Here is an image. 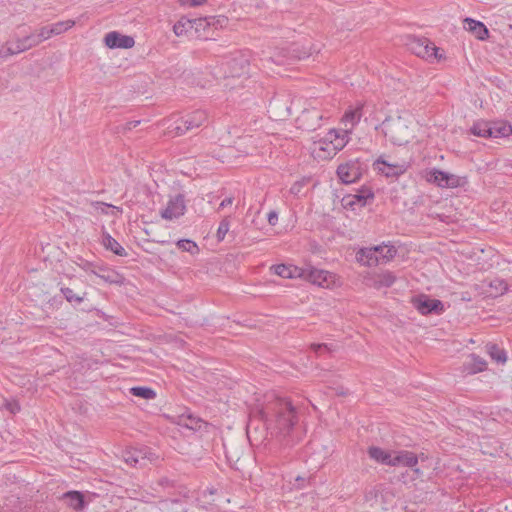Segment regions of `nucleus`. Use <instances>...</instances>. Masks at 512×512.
Returning a JSON list of instances; mask_svg holds the SVG:
<instances>
[{"label":"nucleus","mask_w":512,"mask_h":512,"mask_svg":"<svg viewBox=\"0 0 512 512\" xmlns=\"http://www.w3.org/2000/svg\"><path fill=\"white\" fill-rule=\"evenodd\" d=\"M486 350L490 355L491 359L494 360L496 363L504 364L507 361L506 352L497 344L488 343L486 345Z\"/></svg>","instance_id":"30"},{"label":"nucleus","mask_w":512,"mask_h":512,"mask_svg":"<svg viewBox=\"0 0 512 512\" xmlns=\"http://www.w3.org/2000/svg\"><path fill=\"white\" fill-rule=\"evenodd\" d=\"M160 512H183L178 500H164L160 502Z\"/></svg>","instance_id":"40"},{"label":"nucleus","mask_w":512,"mask_h":512,"mask_svg":"<svg viewBox=\"0 0 512 512\" xmlns=\"http://www.w3.org/2000/svg\"><path fill=\"white\" fill-rule=\"evenodd\" d=\"M102 244L106 249L111 250L118 256L127 255L125 249L120 245V243L107 233H104L102 236Z\"/></svg>","instance_id":"28"},{"label":"nucleus","mask_w":512,"mask_h":512,"mask_svg":"<svg viewBox=\"0 0 512 512\" xmlns=\"http://www.w3.org/2000/svg\"><path fill=\"white\" fill-rule=\"evenodd\" d=\"M144 232L146 233V235H147V236H151V233H150V231H149V230L144 229Z\"/></svg>","instance_id":"54"},{"label":"nucleus","mask_w":512,"mask_h":512,"mask_svg":"<svg viewBox=\"0 0 512 512\" xmlns=\"http://www.w3.org/2000/svg\"><path fill=\"white\" fill-rule=\"evenodd\" d=\"M418 464V457L415 453L408 450H399L392 452L390 466H403L414 468Z\"/></svg>","instance_id":"19"},{"label":"nucleus","mask_w":512,"mask_h":512,"mask_svg":"<svg viewBox=\"0 0 512 512\" xmlns=\"http://www.w3.org/2000/svg\"><path fill=\"white\" fill-rule=\"evenodd\" d=\"M490 287L495 290V296L503 295L508 290L507 282L499 278L491 280Z\"/></svg>","instance_id":"42"},{"label":"nucleus","mask_w":512,"mask_h":512,"mask_svg":"<svg viewBox=\"0 0 512 512\" xmlns=\"http://www.w3.org/2000/svg\"><path fill=\"white\" fill-rule=\"evenodd\" d=\"M175 488V481L169 479L168 477L159 478L153 489L160 493L161 491H167L168 494H171V490Z\"/></svg>","instance_id":"36"},{"label":"nucleus","mask_w":512,"mask_h":512,"mask_svg":"<svg viewBox=\"0 0 512 512\" xmlns=\"http://www.w3.org/2000/svg\"><path fill=\"white\" fill-rule=\"evenodd\" d=\"M307 278L313 284H317L319 286H328L332 281V274L325 270L310 267L308 269Z\"/></svg>","instance_id":"23"},{"label":"nucleus","mask_w":512,"mask_h":512,"mask_svg":"<svg viewBox=\"0 0 512 512\" xmlns=\"http://www.w3.org/2000/svg\"><path fill=\"white\" fill-rule=\"evenodd\" d=\"M91 267H92V263L86 262L84 269L88 271Z\"/></svg>","instance_id":"53"},{"label":"nucleus","mask_w":512,"mask_h":512,"mask_svg":"<svg viewBox=\"0 0 512 512\" xmlns=\"http://www.w3.org/2000/svg\"><path fill=\"white\" fill-rule=\"evenodd\" d=\"M233 203V198L232 197H228V198H225L221 203H220V207L224 208L226 206H230L232 205Z\"/></svg>","instance_id":"50"},{"label":"nucleus","mask_w":512,"mask_h":512,"mask_svg":"<svg viewBox=\"0 0 512 512\" xmlns=\"http://www.w3.org/2000/svg\"><path fill=\"white\" fill-rule=\"evenodd\" d=\"M470 131L474 136L490 138L491 122L484 120L476 121Z\"/></svg>","instance_id":"29"},{"label":"nucleus","mask_w":512,"mask_h":512,"mask_svg":"<svg viewBox=\"0 0 512 512\" xmlns=\"http://www.w3.org/2000/svg\"><path fill=\"white\" fill-rule=\"evenodd\" d=\"M75 21L74 20H65V21H59L56 22L51 26V31L53 33V36L63 34L64 32L70 30L72 27H74Z\"/></svg>","instance_id":"37"},{"label":"nucleus","mask_w":512,"mask_h":512,"mask_svg":"<svg viewBox=\"0 0 512 512\" xmlns=\"http://www.w3.org/2000/svg\"><path fill=\"white\" fill-rule=\"evenodd\" d=\"M368 456L377 463L388 465L391 464L392 452L382 449L378 446H370L367 449Z\"/></svg>","instance_id":"25"},{"label":"nucleus","mask_w":512,"mask_h":512,"mask_svg":"<svg viewBox=\"0 0 512 512\" xmlns=\"http://www.w3.org/2000/svg\"><path fill=\"white\" fill-rule=\"evenodd\" d=\"M382 250L379 247H368L361 248L356 253V260L362 265L373 267L380 264V257L377 255V251Z\"/></svg>","instance_id":"20"},{"label":"nucleus","mask_w":512,"mask_h":512,"mask_svg":"<svg viewBox=\"0 0 512 512\" xmlns=\"http://www.w3.org/2000/svg\"><path fill=\"white\" fill-rule=\"evenodd\" d=\"M206 0H182V3L190 6L202 5Z\"/></svg>","instance_id":"48"},{"label":"nucleus","mask_w":512,"mask_h":512,"mask_svg":"<svg viewBox=\"0 0 512 512\" xmlns=\"http://www.w3.org/2000/svg\"><path fill=\"white\" fill-rule=\"evenodd\" d=\"M471 361L467 366V370L470 374L482 372L486 369V361L478 355L472 354Z\"/></svg>","instance_id":"31"},{"label":"nucleus","mask_w":512,"mask_h":512,"mask_svg":"<svg viewBox=\"0 0 512 512\" xmlns=\"http://www.w3.org/2000/svg\"><path fill=\"white\" fill-rule=\"evenodd\" d=\"M124 461L133 467H145L155 459L154 454L148 448H133L125 451Z\"/></svg>","instance_id":"10"},{"label":"nucleus","mask_w":512,"mask_h":512,"mask_svg":"<svg viewBox=\"0 0 512 512\" xmlns=\"http://www.w3.org/2000/svg\"><path fill=\"white\" fill-rule=\"evenodd\" d=\"M228 228H229V226H218L217 233H216L218 241H222L225 238V236L229 230Z\"/></svg>","instance_id":"46"},{"label":"nucleus","mask_w":512,"mask_h":512,"mask_svg":"<svg viewBox=\"0 0 512 512\" xmlns=\"http://www.w3.org/2000/svg\"><path fill=\"white\" fill-rule=\"evenodd\" d=\"M186 204L182 195L171 197L166 206L161 210V216L164 220L172 221L184 215Z\"/></svg>","instance_id":"12"},{"label":"nucleus","mask_w":512,"mask_h":512,"mask_svg":"<svg viewBox=\"0 0 512 512\" xmlns=\"http://www.w3.org/2000/svg\"><path fill=\"white\" fill-rule=\"evenodd\" d=\"M139 123H140V121H131L127 125H128L129 129H132V128L137 127Z\"/></svg>","instance_id":"51"},{"label":"nucleus","mask_w":512,"mask_h":512,"mask_svg":"<svg viewBox=\"0 0 512 512\" xmlns=\"http://www.w3.org/2000/svg\"><path fill=\"white\" fill-rule=\"evenodd\" d=\"M32 47H35V42H33V38L31 37V35L9 41L6 43L5 51L0 50V58L9 55L19 54L21 52L31 49Z\"/></svg>","instance_id":"16"},{"label":"nucleus","mask_w":512,"mask_h":512,"mask_svg":"<svg viewBox=\"0 0 512 512\" xmlns=\"http://www.w3.org/2000/svg\"><path fill=\"white\" fill-rule=\"evenodd\" d=\"M60 291L69 303L80 304L84 300V297L86 295V292H84L82 296L79 294H76L73 291V289H71L69 287H61Z\"/></svg>","instance_id":"38"},{"label":"nucleus","mask_w":512,"mask_h":512,"mask_svg":"<svg viewBox=\"0 0 512 512\" xmlns=\"http://www.w3.org/2000/svg\"><path fill=\"white\" fill-rule=\"evenodd\" d=\"M227 22V19L225 17H218V18H211L210 21L208 22L209 25H215V24H219L220 26H222L223 24H225Z\"/></svg>","instance_id":"47"},{"label":"nucleus","mask_w":512,"mask_h":512,"mask_svg":"<svg viewBox=\"0 0 512 512\" xmlns=\"http://www.w3.org/2000/svg\"><path fill=\"white\" fill-rule=\"evenodd\" d=\"M412 304L422 315L441 314L444 311V305L440 300L431 299L427 295L414 297Z\"/></svg>","instance_id":"11"},{"label":"nucleus","mask_w":512,"mask_h":512,"mask_svg":"<svg viewBox=\"0 0 512 512\" xmlns=\"http://www.w3.org/2000/svg\"><path fill=\"white\" fill-rule=\"evenodd\" d=\"M337 175L341 182L350 184L356 182L362 175L361 165L358 161L343 163L337 168Z\"/></svg>","instance_id":"15"},{"label":"nucleus","mask_w":512,"mask_h":512,"mask_svg":"<svg viewBox=\"0 0 512 512\" xmlns=\"http://www.w3.org/2000/svg\"><path fill=\"white\" fill-rule=\"evenodd\" d=\"M176 244L180 250L189 252L191 255H194L199 252L197 244L192 240L182 239L178 240Z\"/></svg>","instance_id":"41"},{"label":"nucleus","mask_w":512,"mask_h":512,"mask_svg":"<svg viewBox=\"0 0 512 512\" xmlns=\"http://www.w3.org/2000/svg\"><path fill=\"white\" fill-rule=\"evenodd\" d=\"M410 50L418 57L427 61H441L445 58L443 52L427 38H413L409 43Z\"/></svg>","instance_id":"5"},{"label":"nucleus","mask_w":512,"mask_h":512,"mask_svg":"<svg viewBox=\"0 0 512 512\" xmlns=\"http://www.w3.org/2000/svg\"><path fill=\"white\" fill-rule=\"evenodd\" d=\"M310 348L317 357L322 356L324 353H330L333 351L332 347L326 343H313Z\"/></svg>","instance_id":"43"},{"label":"nucleus","mask_w":512,"mask_h":512,"mask_svg":"<svg viewBox=\"0 0 512 512\" xmlns=\"http://www.w3.org/2000/svg\"><path fill=\"white\" fill-rule=\"evenodd\" d=\"M207 120V113L204 110H195L186 116L177 117L168 126L169 133L180 136L189 130L200 127Z\"/></svg>","instance_id":"4"},{"label":"nucleus","mask_w":512,"mask_h":512,"mask_svg":"<svg viewBox=\"0 0 512 512\" xmlns=\"http://www.w3.org/2000/svg\"><path fill=\"white\" fill-rule=\"evenodd\" d=\"M130 393L135 397H140L146 400H151L156 397V392L149 388L144 386H135L130 388Z\"/></svg>","instance_id":"33"},{"label":"nucleus","mask_w":512,"mask_h":512,"mask_svg":"<svg viewBox=\"0 0 512 512\" xmlns=\"http://www.w3.org/2000/svg\"><path fill=\"white\" fill-rule=\"evenodd\" d=\"M198 422H199V419H196L193 416H188L186 419H184V418L182 419V424L190 429H196L198 426L197 425Z\"/></svg>","instance_id":"44"},{"label":"nucleus","mask_w":512,"mask_h":512,"mask_svg":"<svg viewBox=\"0 0 512 512\" xmlns=\"http://www.w3.org/2000/svg\"><path fill=\"white\" fill-rule=\"evenodd\" d=\"M5 408L9 410L12 414H16L20 411V405L17 401H7L5 404Z\"/></svg>","instance_id":"45"},{"label":"nucleus","mask_w":512,"mask_h":512,"mask_svg":"<svg viewBox=\"0 0 512 512\" xmlns=\"http://www.w3.org/2000/svg\"><path fill=\"white\" fill-rule=\"evenodd\" d=\"M380 127L391 144L402 146L415 138L417 123L410 112L402 111L398 115L385 118Z\"/></svg>","instance_id":"2"},{"label":"nucleus","mask_w":512,"mask_h":512,"mask_svg":"<svg viewBox=\"0 0 512 512\" xmlns=\"http://www.w3.org/2000/svg\"><path fill=\"white\" fill-rule=\"evenodd\" d=\"M255 415L264 421L267 432L282 446L294 444L293 430L298 421L296 408L287 398L271 396L257 408Z\"/></svg>","instance_id":"1"},{"label":"nucleus","mask_w":512,"mask_h":512,"mask_svg":"<svg viewBox=\"0 0 512 512\" xmlns=\"http://www.w3.org/2000/svg\"><path fill=\"white\" fill-rule=\"evenodd\" d=\"M53 33L51 31V26L41 27L36 34H31L33 38V42H35V46L39 45L41 42L51 38Z\"/></svg>","instance_id":"39"},{"label":"nucleus","mask_w":512,"mask_h":512,"mask_svg":"<svg viewBox=\"0 0 512 512\" xmlns=\"http://www.w3.org/2000/svg\"><path fill=\"white\" fill-rule=\"evenodd\" d=\"M346 133L338 129H330L323 136L313 141L311 152L314 158L326 160L334 157L349 142Z\"/></svg>","instance_id":"3"},{"label":"nucleus","mask_w":512,"mask_h":512,"mask_svg":"<svg viewBox=\"0 0 512 512\" xmlns=\"http://www.w3.org/2000/svg\"><path fill=\"white\" fill-rule=\"evenodd\" d=\"M275 274L279 275L282 278H293L296 273H298V268L293 266H286L284 264L274 265L272 266Z\"/></svg>","instance_id":"34"},{"label":"nucleus","mask_w":512,"mask_h":512,"mask_svg":"<svg viewBox=\"0 0 512 512\" xmlns=\"http://www.w3.org/2000/svg\"><path fill=\"white\" fill-rule=\"evenodd\" d=\"M193 28L192 21L187 18L179 19L173 26V32L176 36H184Z\"/></svg>","instance_id":"35"},{"label":"nucleus","mask_w":512,"mask_h":512,"mask_svg":"<svg viewBox=\"0 0 512 512\" xmlns=\"http://www.w3.org/2000/svg\"><path fill=\"white\" fill-rule=\"evenodd\" d=\"M278 215L275 211H271L268 214V221L270 224H272L274 221H277Z\"/></svg>","instance_id":"49"},{"label":"nucleus","mask_w":512,"mask_h":512,"mask_svg":"<svg viewBox=\"0 0 512 512\" xmlns=\"http://www.w3.org/2000/svg\"><path fill=\"white\" fill-rule=\"evenodd\" d=\"M375 247L382 248V250L377 251V255L380 257V263L388 262L389 260L394 258V256L397 253V250L393 245L382 244L376 245Z\"/></svg>","instance_id":"32"},{"label":"nucleus","mask_w":512,"mask_h":512,"mask_svg":"<svg viewBox=\"0 0 512 512\" xmlns=\"http://www.w3.org/2000/svg\"><path fill=\"white\" fill-rule=\"evenodd\" d=\"M249 59L243 53H237L222 63L224 78H241L249 73Z\"/></svg>","instance_id":"7"},{"label":"nucleus","mask_w":512,"mask_h":512,"mask_svg":"<svg viewBox=\"0 0 512 512\" xmlns=\"http://www.w3.org/2000/svg\"><path fill=\"white\" fill-rule=\"evenodd\" d=\"M91 212L96 216H107V221L115 222L122 215L123 210L118 206L107 204L104 202H93L91 204Z\"/></svg>","instance_id":"18"},{"label":"nucleus","mask_w":512,"mask_h":512,"mask_svg":"<svg viewBox=\"0 0 512 512\" xmlns=\"http://www.w3.org/2000/svg\"><path fill=\"white\" fill-rule=\"evenodd\" d=\"M363 107L361 105L350 107L341 119V124L343 126L342 129H339L341 132L347 134L350 138V134L352 133L355 126L359 123L362 115H363Z\"/></svg>","instance_id":"17"},{"label":"nucleus","mask_w":512,"mask_h":512,"mask_svg":"<svg viewBox=\"0 0 512 512\" xmlns=\"http://www.w3.org/2000/svg\"><path fill=\"white\" fill-rule=\"evenodd\" d=\"M374 198L372 190L368 187L359 189L355 194H348L342 198V206L346 210L357 211L365 207Z\"/></svg>","instance_id":"8"},{"label":"nucleus","mask_w":512,"mask_h":512,"mask_svg":"<svg viewBox=\"0 0 512 512\" xmlns=\"http://www.w3.org/2000/svg\"><path fill=\"white\" fill-rule=\"evenodd\" d=\"M423 176L427 182L441 188H457L466 182L465 178L436 168L425 170Z\"/></svg>","instance_id":"6"},{"label":"nucleus","mask_w":512,"mask_h":512,"mask_svg":"<svg viewBox=\"0 0 512 512\" xmlns=\"http://www.w3.org/2000/svg\"><path fill=\"white\" fill-rule=\"evenodd\" d=\"M464 28L467 31L471 32L479 40H484L488 37V29L480 21H476L471 18H466L464 20Z\"/></svg>","instance_id":"24"},{"label":"nucleus","mask_w":512,"mask_h":512,"mask_svg":"<svg viewBox=\"0 0 512 512\" xmlns=\"http://www.w3.org/2000/svg\"><path fill=\"white\" fill-rule=\"evenodd\" d=\"M91 272L95 274L97 277L101 278L102 280L110 284L121 285L124 283L125 280L123 275H121L117 271L103 266H97L96 269H92Z\"/></svg>","instance_id":"21"},{"label":"nucleus","mask_w":512,"mask_h":512,"mask_svg":"<svg viewBox=\"0 0 512 512\" xmlns=\"http://www.w3.org/2000/svg\"><path fill=\"white\" fill-rule=\"evenodd\" d=\"M512 134V125L505 121L491 122L490 138H504Z\"/></svg>","instance_id":"26"},{"label":"nucleus","mask_w":512,"mask_h":512,"mask_svg":"<svg viewBox=\"0 0 512 512\" xmlns=\"http://www.w3.org/2000/svg\"><path fill=\"white\" fill-rule=\"evenodd\" d=\"M103 42L109 49H130L135 45L133 37L124 35L118 31H111L105 34Z\"/></svg>","instance_id":"14"},{"label":"nucleus","mask_w":512,"mask_h":512,"mask_svg":"<svg viewBox=\"0 0 512 512\" xmlns=\"http://www.w3.org/2000/svg\"><path fill=\"white\" fill-rule=\"evenodd\" d=\"M324 115L317 107L306 108L298 116L297 122L299 127L305 130H315L321 125Z\"/></svg>","instance_id":"13"},{"label":"nucleus","mask_w":512,"mask_h":512,"mask_svg":"<svg viewBox=\"0 0 512 512\" xmlns=\"http://www.w3.org/2000/svg\"><path fill=\"white\" fill-rule=\"evenodd\" d=\"M371 286L375 289L389 288L395 281L396 276L390 271H384L378 274H374L371 278Z\"/></svg>","instance_id":"22"},{"label":"nucleus","mask_w":512,"mask_h":512,"mask_svg":"<svg viewBox=\"0 0 512 512\" xmlns=\"http://www.w3.org/2000/svg\"><path fill=\"white\" fill-rule=\"evenodd\" d=\"M152 241L157 242V243H164V242H166L164 239L157 238V237H152Z\"/></svg>","instance_id":"52"},{"label":"nucleus","mask_w":512,"mask_h":512,"mask_svg":"<svg viewBox=\"0 0 512 512\" xmlns=\"http://www.w3.org/2000/svg\"><path fill=\"white\" fill-rule=\"evenodd\" d=\"M63 498L67 505L76 511L82 510L85 506L84 495L79 491H68L63 494Z\"/></svg>","instance_id":"27"},{"label":"nucleus","mask_w":512,"mask_h":512,"mask_svg":"<svg viewBox=\"0 0 512 512\" xmlns=\"http://www.w3.org/2000/svg\"><path fill=\"white\" fill-rule=\"evenodd\" d=\"M373 165L374 169L379 173L391 178L403 175L410 167V164L407 161L389 163L383 158H378Z\"/></svg>","instance_id":"9"}]
</instances>
